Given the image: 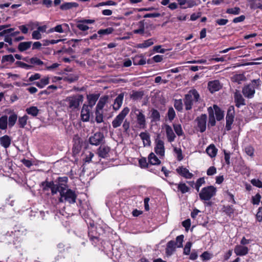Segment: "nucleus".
Segmentation results:
<instances>
[{
  "label": "nucleus",
  "instance_id": "51",
  "mask_svg": "<svg viewBox=\"0 0 262 262\" xmlns=\"http://www.w3.org/2000/svg\"><path fill=\"white\" fill-rule=\"evenodd\" d=\"M174 106L178 111H181L183 109V103L181 99L175 100Z\"/></svg>",
  "mask_w": 262,
  "mask_h": 262
},
{
  "label": "nucleus",
  "instance_id": "52",
  "mask_svg": "<svg viewBox=\"0 0 262 262\" xmlns=\"http://www.w3.org/2000/svg\"><path fill=\"white\" fill-rule=\"evenodd\" d=\"M16 64L20 68H24L27 70L31 69L33 67L32 65H29L19 61H16Z\"/></svg>",
  "mask_w": 262,
  "mask_h": 262
},
{
  "label": "nucleus",
  "instance_id": "38",
  "mask_svg": "<svg viewBox=\"0 0 262 262\" xmlns=\"http://www.w3.org/2000/svg\"><path fill=\"white\" fill-rule=\"evenodd\" d=\"M150 112L152 121H159L160 120V113L157 110L154 108H152Z\"/></svg>",
  "mask_w": 262,
  "mask_h": 262
},
{
  "label": "nucleus",
  "instance_id": "6",
  "mask_svg": "<svg viewBox=\"0 0 262 262\" xmlns=\"http://www.w3.org/2000/svg\"><path fill=\"white\" fill-rule=\"evenodd\" d=\"M132 112H133L136 116L138 127L141 129L145 128L146 122L145 116L143 114V111L135 107L132 110Z\"/></svg>",
  "mask_w": 262,
  "mask_h": 262
},
{
  "label": "nucleus",
  "instance_id": "13",
  "mask_svg": "<svg viewBox=\"0 0 262 262\" xmlns=\"http://www.w3.org/2000/svg\"><path fill=\"white\" fill-rule=\"evenodd\" d=\"M111 148L107 145L101 144L97 149V154L102 158H106L108 156Z\"/></svg>",
  "mask_w": 262,
  "mask_h": 262
},
{
  "label": "nucleus",
  "instance_id": "42",
  "mask_svg": "<svg viewBox=\"0 0 262 262\" xmlns=\"http://www.w3.org/2000/svg\"><path fill=\"white\" fill-rule=\"evenodd\" d=\"M96 121L97 123H100L103 121V111L96 110Z\"/></svg>",
  "mask_w": 262,
  "mask_h": 262
},
{
  "label": "nucleus",
  "instance_id": "21",
  "mask_svg": "<svg viewBox=\"0 0 262 262\" xmlns=\"http://www.w3.org/2000/svg\"><path fill=\"white\" fill-rule=\"evenodd\" d=\"M64 188H67V185L65 184H55L54 183L51 188V193L53 195L59 192L60 193V190H63Z\"/></svg>",
  "mask_w": 262,
  "mask_h": 262
},
{
  "label": "nucleus",
  "instance_id": "11",
  "mask_svg": "<svg viewBox=\"0 0 262 262\" xmlns=\"http://www.w3.org/2000/svg\"><path fill=\"white\" fill-rule=\"evenodd\" d=\"M104 137L103 133L101 132L96 133L93 136L89 138V142L91 144L98 145L102 144L104 141Z\"/></svg>",
  "mask_w": 262,
  "mask_h": 262
},
{
  "label": "nucleus",
  "instance_id": "56",
  "mask_svg": "<svg viewBox=\"0 0 262 262\" xmlns=\"http://www.w3.org/2000/svg\"><path fill=\"white\" fill-rule=\"evenodd\" d=\"M245 151L248 156L250 157H253L254 156V149L251 146H248L246 147Z\"/></svg>",
  "mask_w": 262,
  "mask_h": 262
},
{
  "label": "nucleus",
  "instance_id": "55",
  "mask_svg": "<svg viewBox=\"0 0 262 262\" xmlns=\"http://www.w3.org/2000/svg\"><path fill=\"white\" fill-rule=\"evenodd\" d=\"M54 183L53 181L48 182L45 181L42 183V185L43 186V189L48 190L49 188L51 189Z\"/></svg>",
  "mask_w": 262,
  "mask_h": 262
},
{
  "label": "nucleus",
  "instance_id": "58",
  "mask_svg": "<svg viewBox=\"0 0 262 262\" xmlns=\"http://www.w3.org/2000/svg\"><path fill=\"white\" fill-rule=\"evenodd\" d=\"M251 183L256 187L262 188V182L259 179H254L251 180Z\"/></svg>",
  "mask_w": 262,
  "mask_h": 262
},
{
  "label": "nucleus",
  "instance_id": "40",
  "mask_svg": "<svg viewBox=\"0 0 262 262\" xmlns=\"http://www.w3.org/2000/svg\"><path fill=\"white\" fill-rule=\"evenodd\" d=\"M139 29L133 31L134 34H140L143 35L144 33V20H141L139 22Z\"/></svg>",
  "mask_w": 262,
  "mask_h": 262
},
{
  "label": "nucleus",
  "instance_id": "28",
  "mask_svg": "<svg viewBox=\"0 0 262 262\" xmlns=\"http://www.w3.org/2000/svg\"><path fill=\"white\" fill-rule=\"evenodd\" d=\"M251 9H259L262 10V0H249Z\"/></svg>",
  "mask_w": 262,
  "mask_h": 262
},
{
  "label": "nucleus",
  "instance_id": "46",
  "mask_svg": "<svg viewBox=\"0 0 262 262\" xmlns=\"http://www.w3.org/2000/svg\"><path fill=\"white\" fill-rule=\"evenodd\" d=\"M173 126L174 132L178 136H182L184 134L182 126L180 124H173Z\"/></svg>",
  "mask_w": 262,
  "mask_h": 262
},
{
  "label": "nucleus",
  "instance_id": "39",
  "mask_svg": "<svg viewBox=\"0 0 262 262\" xmlns=\"http://www.w3.org/2000/svg\"><path fill=\"white\" fill-rule=\"evenodd\" d=\"M26 112L28 114L35 117L38 115L39 110L36 106H31L26 109Z\"/></svg>",
  "mask_w": 262,
  "mask_h": 262
},
{
  "label": "nucleus",
  "instance_id": "50",
  "mask_svg": "<svg viewBox=\"0 0 262 262\" xmlns=\"http://www.w3.org/2000/svg\"><path fill=\"white\" fill-rule=\"evenodd\" d=\"M226 13L228 14L237 15L240 13V9L236 7L232 8H228L226 10Z\"/></svg>",
  "mask_w": 262,
  "mask_h": 262
},
{
  "label": "nucleus",
  "instance_id": "63",
  "mask_svg": "<svg viewBox=\"0 0 262 262\" xmlns=\"http://www.w3.org/2000/svg\"><path fill=\"white\" fill-rule=\"evenodd\" d=\"M216 172V169L214 166H211L210 167L207 171V174L208 176H212L214 174H215Z\"/></svg>",
  "mask_w": 262,
  "mask_h": 262
},
{
  "label": "nucleus",
  "instance_id": "23",
  "mask_svg": "<svg viewBox=\"0 0 262 262\" xmlns=\"http://www.w3.org/2000/svg\"><path fill=\"white\" fill-rule=\"evenodd\" d=\"M217 149L213 144H210L206 149V152L211 158H214L216 156Z\"/></svg>",
  "mask_w": 262,
  "mask_h": 262
},
{
  "label": "nucleus",
  "instance_id": "31",
  "mask_svg": "<svg viewBox=\"0 0 262 262\" xmlns=\"http://www.w3.org/2000/svg\"><path fill=\"white\" fill-rule=\"evenodd\" d=\"M149 163L151 165H159L161 161L153 152L150 153L148 156Z\"/></svg>",
  "mask_w": 262,
  "mask_h": 262
},
{
  "label": "nucleus",
  "instance_id": "59",
  "mask_svg": "<svg viewBox=\"0 0 262 262\" xmlns=\"http://www.w3.org/2000/svg\"><path fill=\"white\" fill-rule=\"evenodd\" d=\"M184 235H181L178 236L176 238V245H177V247L178 248H180L182 247V243L183 242Z\"/></svg>",
  "mask_w": 262,
  "mask_h": 262
},
{
  "label": "nucleus",
  "instance_id": "8",
  "mask_svg": "<svg viewBox=\"0 0 262 262\" xmlns=\"http://www.w3.org/2000/svg\"><path fill=\"white\" fill-rule=\"evenodd\" d=\"M207 119V116L206 114H202L195 119V122L196 123V128L201 133H203L206 130Z\"/></svg>",
  "mask_w": 262,
  "mask_h": 262
},
{
  "label": "nucleus",
  "instance_id": "9",
  "mask_svg": "<svg viewBox=\"0 0 262 262\" xmlns=\"http://www.w3.org/2000/svg\"><path fill=\"white\" fill-rule=\"evenodd\" d=\"M155 151L160 156L163 157L164 156V141L161 139L160 135H158L155 139Z\"/></svg>",
  "mask_w": 262,
  "mask_h": 262
},
{
  "label": "nucleus",
  "instance_id": "24",
  "mask_svg": "<svg viewBox=\"0 0 262 262\" xmlns=\"http://www.w3.org/2000/svg\"><path fill=\"white\" fill-rule=\"evenodd\" d=\"M156 41V38H151L148 39L146 40H145L143 42L141 43H139L137 45V48H146L149 47L155 43Z\"/></svg>",
  "mask_w": 262,
  "mask_h": 262
},
{
  "label": "nucleus",
  "instance_id": "60",
  "mask_svg": "<svg viewBox=\"0 0 262 262\" xmlns=\"http://www.w3.org/2000/svg\"><path fill=\"white\" fill-rule=\"evenodd\" d=\"M32 36L33 39H37V40L40 39L41 38V34L39 32V31H38L37 30L34 31L32 32Z\"/></svg>",
  "mask_w": 262,
  "mask_h": 262
},
{
  "label": "nucleus",
  "instance_id": "14",
  "mask_svg": "<svg viewBox=\"0 0 262 262\" xmlns=\"http://www.w3.org/2000/svg\"><path fill=\"white\" fill-rule=\"evenodd\" d=\"M74 142L73 147V154L74 157L79 153L82 148V145L80 143V138L77 136L75 135L73 138Z\"/></svg>",
  "mask_w": 262,
  "mask_h": 262
},
{
  "label": "nucleus",
  "instance_id": "32",
  "mask_svg": "<svg viewBox=\"0 0 262 262\" xmlns=\"http://www.w3.org/2000/svg\"><path fill=\"white\" fill-rule=\"evenodd\" d=\"M133 60L134 65H143L146 63L145 59L142 55L136 56Z\"/></svg>",
  "mask_w": 262,
  "mask_h": 262
},
{
  "label": "nucleus",
  "instance_id": "26",
  "mask_svg": "<svg viewBox=\"0 0 262 262\" xmlns=\"http://www.w3.org/2000/svg\"><path fill=\"white\" fill-rule=\"evenodd\" d=\"M139 136L143 141V145L145 146H149L150 145V140L149 135L145 132H142L140 134Z\"/></svg>",
  "mask_w": 262,
  "mask_h": 262
},
{
  "label": "nucleus",
  "instance_id": "37",
  "mask_svg": "<svg viewBox=\"0 0 262 262\" xmlns=\"http://www.w3.org/2000/svg\"><path fill=\"white\" fill-rule=\"evenodd\" d=\"M49 83V78L45 77L42 78L40 81L35 82V85L40 89L43 88L45 86Z\"/></svg>",
  "mask_w": 262,
  "mask_h": 262
},
{
  "label": "nucleus",
  "instance_id": "15",
  "mask_svg": "<svg viewBox=\"0 0 262 262\" xmlns=\"http://www.w3.org/2000/svg\"><path fill=\"white\" fill-rule=\"evenodd\" d=\"M234 99L235 106L239 107L242 105H245V100L242 94L238 91H236L234 94Z\"/></svg>",
  "mask_w": 262,
  "mask_h": 262
},
{
  "label": "nucleus",
  "instance_id": "2",
  "mask_svg": "<svg viewBox=\"0 0 262 262\" xmlns=\"http://www.w3.org/2000/svg\"><path fill=\"white\" fill-rule=\"evenodd\" d=\"M99 98V95L90 94L87 95L88 105H83V121H87L90 118V111L88 107L92 108Z\"/></svg>",
  "mask_w": 262,
  "mask_h": 262
},
{
  "label": "nucleus",
  "instance_id": "57",
  "mask_svg": "<svg viewBox=\"0 0 262 262\" xmlns=\"http://www.w3.org/2000/svg\"><path fill=\"white\" fill-rule=\"evenodd\" d=\"M192 245V243L190 242H187L184 248V254L185 255H189L190 252V249Z\"/></svg>",
  "mask_w": 262,
  "mask_h": 262
},
{
  "label": "nucleus",
  "instance_id": "17",
  "mask_svg": "<svg viewBox=\"0 0 262 262\" xmlns=\"http://www.w3.org/2000/svg\"><path fill=\"white\" fill-rule=\"evenodd\" d=\"M165 129L166 136L167 138V141L169 142H173L174 140V139L176 137V136L174 134L173 130H172V128H171V127L170 125L166 124L165 125Z\"/></svg>",
  "mask_w": 262,
  "mask_h": 262
},
{
  "label": "nucleus",
  "instance_id": "36",
  "mask_svg": "<svg viewBox=\"0 0 262 262\" xmlns=\"http://www.w3.org/2000/svg\"><path fill=\"white\" fill-rule=\"evenodd\" d=\"M8 124V117L6 115L2 116L0 118V129L5 130L7 129Z\"/></svg>",
  "mask_w": 262,
  "mask_h": 262
},
{
  "label": "nucleus",
  "instance_id": "48",
  "mask_svg": "<svg viewBox=\"0 0 262 262\" xmlns=\"http://www.w3.org/2000/svg\"><path fill=\"white\" fill-rule=\"evenodd\" d=\"M29 62L34 65L41 66L44 64L43 62L37 57H34L29 59Z\"/></svg>",
  "mask_w": 262,
  "mask_h": 262
},
{
  "label": "nucleus",
  "instance_id": "22",
  "mask_svg": "<svg viewBox=\"0 0 262 262\" xmlns=\"http://www.w3.org/2000/svg\"><path fill=\"white\" fill-rule=\"evenodd\" d=\"M208 112L209 114V121L208 123V126H214L215 125L216 121L215 119L214 115V111L212 107H209L208 108Z\"/></svg>",
  "mask_w": 262,
  "mask_h": 262
},
{
  "label": "nucleus",
  "instance_id": "53",
  "mask_svg": "<svg viewBox=\"0 0 262 262\" xmlns=\"http://www.w3.org/2000/svg\"><path fill=\"white\" fill-rule=\"evenodd\" d=\"M116 5H117V3L116 2L112 1H108L106 2L99 3L98 4H97L95 7H99L105 6V5L116 6Z\"/></svg>",
  "mask_w": 262,
  "mask_h": 262
},
{
  "label": "nucleus",
  "instance_id": "3",
  "mask_svg": "<svg viewBox=\"0 0 262 262\" xmlns=\"http://www.w3.org/2000/svg\"><path fill=\"white\" fill-rule=\"evenodd\" d=\"M200 98V95L195 89L190 90L185 95L184 99V102L186 110H190L192 108L193 102H198Z\"/></svg>",
  "mask_w": 262,
  "mask_h": 262
},
{
  "label": "nucleus",
  "instance_id": "35",
  "mask_svg": "<svg viewBox=\"0 0 262 262\" xmlns=\"http://www.w3.org/2000/svg\"><path fill=\"white\" fill-rule=\"evenodd\" d=\"M171 185H177L178 190L181 191L182 193H185L189 191V188L183 183H180L179 184H174L173 183H170Z\"/></svg>",
  "mask_w": 262,
  "mask_h": 262
},
{
  "label": "nucleus",
  "instance_id": "25",
  "mask_svg": "<svg viewBox=\"0 0 262 262\" xmlns=\"http://www.w3.org/2000/svg\"><path fill=\"white\" fill-rule=\"evenodd\" d=\"M123 94H120L115 99V102L113 105V108L115 111L118 110L121 107L123 99Z\"/></svg>",
  "mask_w": 262,
  "mask_h": 262
},
{
  "label": "nucleus",
  "instance_id": "41",
  "mask_svg": "<svg viewBox=\"0 0 262 262\" xmlns=\"http://www.w3.org/2000/svg\"><path fill=\"white\" fill-rule=\"evenodd\" d=\"M78 6V4L76 3H66L64 4H62L60 6V9L63 10H68L71 9L73 7H76Z\"/></svg>",
  "mask_w": 262,
  "mask_h": 262
},
{
  "label": "nucleus",
  "instance_id": "62",
  "mask_svg": "<svg viewBox=\"0 0 262 262\" xmlns=\"http://www.w3.org/2000/svg\"><path fill=\"white\" fill-rule=\"evenodd\" d=\"M139 163L142 168L147 167L148 164L147 163L146 158H141L139 161Z\"/></svg>",
  "mask_w": 262,
  "mask_h": 262
},
{
  "label": "nucleus",
  "instance_id": "1",
  "mask_svg": "<svg viewBox=\"0 0 262 262\" xmlns=\"http://www.w3.org/2000/svg\"><path fill=\"white\" fill-rule=\"evenodd\" d=\"M261 83V81L259 78L252 80L250 83L243 87L242 89L243 94L247 98H253L255 93V89H258Z\"/></svg>",
  "mask_w": 262,
  "mask_h": 262
},
{
  "label": "nucleus",
  "instance_id": "16",
  "mask_svg": "<svg viewBox=\"0 0 262 262\" xmlns=\"http://www.w3.org/2000/svg\"><path fill=\"white\" fill-rule=\"evenodd\" d=\"M176 171L178 173L186 179H191L193 177V174L190 172L186 168L183 166L178 167Z\"/></svg>",
  "mask_w": 262,
  "mask_h": 262
},
{
  "label": "nucleus",
  "instance_id": "18",
  "mask_svg": "<svg viewBox=\"0 0 262 262\" xmlns=\"http://www.w3.org/2000/svg\"><path fill=\"white\" fill-rule=\"evenodd\" d=\"M176 243L174 241H170L167 244L165 253L167 256H171L176 250Z\"/></svg>",
  "mask_w": 262,
  "mask_h": 262
},
{
  "label": "nucleus",
  "instance_id": "49",
  "mask_svg": "<svg viewBox=\"0 0 262 262\" xmlns=\"http://www.w3.org/2000/svg\"><path fill=\"white\" fill-rule=\"evenodd\" d=\"M167 116L169 121H171L176 117V113L172 107L169 108L167 112Z\"/></svg>",
  "mask_w": 262,
  "mask_h": 262
},
{
  "label": "nucleus",
  "instance_id": "29",
  "mask_svg": "<svg viewBox=\"0 0 262 262\" xmlns=\"http://www.w3.org/2000/svg\"><path fill=\"white\" fill-rule=\"evenodd\" d=\"M213 107L215 112L216 120L217 121H220L222 120L224 118L223 112L216 104H214Z\"/></svg>",
  "mask_w": 262,
  "mask_h": 262
},
{
  "label": "nucleus",
  "instance_id": "10",
  "mask_svg": "<svg viewBox=\"0 0 262 262\" xmlns=\"http://www.w3.org/2000/svg\"><path fill=\"white\" fill-rule=\"evenodd\" d=\"M235 115L234 107L231 105L229 107L226 117V128L227 130L231 129V125L233 123Z\"/></svg>",
  "mask_w": 262,
  "mask_h": 262
},
{
  "label": "nucleus",
  "instance_id": "5",
  "mask_svg": "<svg viewBox=\"0 0 262 262\" xmlns=\"http://www.w3.org/2000/svg\"><path fill=\"white\" fill-rule=\"evenodd\" d=\"M216 188L213 186L204 187L199 193V196L202 201H209L216 193Z\"/></svg>",
  "mask_w": 262,
  "mask_h": 262
},
{
  "label": "nucleus",
  "instance_id": "27",
  "mask_svg": "<svg viewBox=\"0 0 262 262\" xmlns=\"http://www.w3.org/2000/svg\"><path fill=\"white\" fill-rule=\"evenodd\" d=\"M11 140L9 136L5 135L0 138V143L2 146L5 148L9 147L11 144Z\"/></svg>",
  "mask_w": 262,
  "mask_h": 262
},
{
  "label": "nucleus",
  "instance_id": "54",
  "mask_svg": "<svg viewBox=\"0 0 262 262\" xmlns=\"http://www.w3.org/2000/svg\"><path fill=\"white\" fill-rule=\"evenodd\" d=\"M173 150L177 155L178 160L181 161L183 159L181 149L180 148L174 147Z\"/></svg>",
  "mask_w": 262,
  "mask_h": 262
},
{
  "label": "nucleus",
  "instance_id": "19",
  "mask_svg": "<svg viewBox=\"0 0 262 262\" xmlns=\"http://www.w3.org/2000/svg\"><path fill=\"white\" fill-rule=\"evenodd\" d=\"M249 251L248 247L242 245H237L235 247L234 252L236 255L244 256L246 255Z\"/></svg>",
  "mask_w": 262,
  "mask_h": 262
},
{
  "label": "nucleus",
  "instance_id": "43",
  "mask_svg": "<svg viewBox=\"0 0 262 262\" xmlns=\"http://www.w3.org/2000/svg\"><path fill=\"white\" fill-rule=\"evenodd\" d=\"M223 211L229 216H231L233 214L234 209L231 206H224L223 207Z\"/></svg>",
  "mask_w": 262,
  "mask_h": 262
},
{
  "label": "nucleus",
  "instance_id": "47",
  "mask_svg": "<svg viewBox=\"0 0 262 262\" xmlns=\"http://www.w3.org/2000/svg\"><path fill=\"white\" fill-rule=\"evenodd\" d=\"M15 61L13 56L11 54L4 55L2 57V62L4 63L5 62H10L11 63L14 62Z\"/></svg>",
  "mask_w": 262,
  "mask_h": 262
},
{
  "label": "nucleus",
  "instance_id": "4",
  "mask_svg": "<svg viewBox=\"0 0 262 262\" xmlns=\"http://www.w3.org/2000/svg\"><path fill=\"white\" fill-rule=\"evenodd\" d=\"M60 198L59 199L60 202H67L69 203L75 202L76 195L74 191L67 188L60 190Z\"/></svg>",
  "mask_w": 262,
  "mask_h": 262
},
{
  "label": "nucleus",
  "instance_id": "44",
  "mask_svg": "<svg viewBox=\"0 0 262 262\" xmlns=\"http://www.w3.org/2000/svg\"><path fill=\"white\" fill-rule=\"evenodd\" d=\"M28 119V117L27 115H24L23 117L18 118V125L19 127L24 128L27 124V121Z\"/></svg>",
  "mask_w": 262,
  "mask_h": 262
},
{
  "label": "nucleus",
  "instance_id": "30",
  "mask_svg": "<svg viewBox=\"0 0 262 262\" xmlns=\"http://www.w3.org/2000/svg\"><path fill=\"white\" fill-rule=\"evenodd\" d=\"M108 98V96H104L101 97L97 104L96 110H102L107 101Z\"/></svg>",
  "mask_w": 262,
  "mask_h": 262
},
{
  "label": "nucleus",
  "instance_id": "45",
  "mask_svg": "<svg viewBox=\"0 0 262 262\" xmlns=\"http://www.w3.org/2000/svg\"><path fill=\"white\" fill-rule=\"evenodd\" d=\"M114 29L112 28H107L105 29H100L98 31V34L99 35V37H101L104 35H107L111 34Z\"/></svg>",
  "mask_w": 262,
  "mask_h": 262
},
{
  "label": "nucleus",
  "instance_id": "34",
  "mask_svg": "<svg viewBox=\"0 0 262 262\" xmlns=\"http://www.w3.org/2000/svg\"><path fill=\"white\" fill-rule=\"evenodd\" d=\"M32 41L21 42L18 46V49L20 52H24L29 49L32 45Z\"/></svg>",
  "mask_w": 262,
  "mask_h": 262
},
{
  "label": "nucleus",
  "instance_id": "20",
  "mask_svg": "<svg viewBox=\"0 0 262 262\" xmlns=\"http://www.w3.org/2000/svg\"><path fill=\"white\" fill-rule=\"evenodd\" d=\"M221 85L218 80L210 81L208 83V88L211 93L219 91L221 89Z\"/></svg>",
  "mask_w": 262,
  "mask_h": 262
},
{
  "label": "nucleus",
  "instance_id": "61",
  "mask_svg": "<svg viewBox=\"0 0 262 262\" xmlns=\"http://www.w3.org/2000/svg\"><path fill=\"white\" fill-rule=\"evenodd\" d=\"M261 196L259 193L256 194L252 197V203L253 204H258L260 201Z\"/></svg>",
  "mask_w": 262,
  "mask_h": 262
},
{
  "label": "nucleus",
  "instance_id": "7",
  "mask_svg": "<svg viewBox=\"0 0 262 262\" xmlns=\"http://www.w3.org/2000/svg\"><path fill=\"white\" fill-rule=\"evenodd\" d=\"M129 112L127 107H124L112 121V126L116 128L121 126V124Z\"/></svg>",
  "mask_w": 262,
  "mask_h": 262
},
{
  "label": "nucleus",
  "instance_id": "12",
  "mask_svg": "<svg viewBox=\"0 0 262 262\" xmlns=\"http://www.w3.org/2000/svg\"><path fill=\"white\" fill-rule=\"evenodd\" d=\"M82 99V95H75L67 98L69 102V107L72 109L77 108L79 105V102Z\"/></svg>",
  "mask_w": 262,
  "mask_h": 262
},
{
  "label": "nucleus",
  "instance_id": "64",
  "mask_svg": "<svg viewBox=\"0 0 262 262\" xmlns=\"http://www.w3.org/2000/svg\"><path fill=\"white\" fill-rule=\"evenodd\" d=\"M191 223L190 219H187L182 222V225L185 228L186 230H188L190 227Z\"/></svg>",
  "mask_w": 262,
  "mask_h": 262
},
{
  "label": "nucleus",
  "instance_id": "33",
  "mask_svg": "<svg viewBox=\"0 0 262 262\" xmlns=\"http://www.w3.org/2000/svg\"><path fill=\"white\" fill-rule=\"evenodd\" d=\"M17 119V116L14 113H12L10 115L8 118V124L10 128H11L15 125Z\"/></svg>",
  "mask_w": 262,
  "mask_h": 262
}]
</instances>
